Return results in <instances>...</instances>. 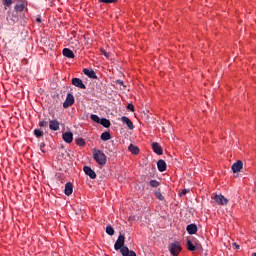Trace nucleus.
<instances>
[{"label": "nucleus", "mask_w": 256, "mask_h": 256, "mask_svg": "<svg viewBox=\"0 0 256 256\" xmlns=\"http://www.w3.org/2000/svg\"><path fill=\"white\" fill-rule=\"evenodd\" d=\"M101 141H109L111 139V133L109 132H104L100 136Z\"/></svg>", "instance_id": "21"}, {"label": "nucleus", "mask_w": 256, "mask_h": 256, "mask_svg": "<svg viewBox=\"0 0 256 256\" xmlns=\"http://www.w3.org/2000/svg\"><path fill=\"white\" fill-rule=\"evenodd\" d=\"M15 11L21 13L25 9V5L21 2L17 3L14 7Z\"/></svg>", "instance_id": "22"}, {"label": "nucleus", "mask_w": 256, "mask_h": 256, "mask_svg": "<svg viewBox=\"0 0 256 256\" xmlns=\"http://www.w3.org/2000/svg\"><path fill=\"white\" fill-rule=\"evenodd\" d=\"M155 195H156L157 199H159V201H163L165 199L163 194H161V190L160 189H158V191L155 192Z\"/></svg>", "instance_id": "29"}, {"label": "nucleus", "mask_w": 256, "mask_h": 256, "mask_svg": "<svg viewBox=\"0 0 256 256\" xmlns=\"http://www.w3.org/2000/svg\"><path fill=\"white\" fill-rule=\"evenodd\" d=\"M83 73H84V75L89 77V79H97V74H95L94 70H89L87 68H84Z\"/></svg>", "instance_id": "14"}, {"label": "nucleus", "mask_w": 256, "mask_h": 256, "mask_svg": "<svg viewBox=\"0 0 256 256\" xmlns=\"http://www.w3.org/2000/svg\"><path fill=\"white\" fill-rule=\"evenodd\" d=\"M2 5H4V7H10L13 5V0H2Z\"/></svg>", "instance_id": "30"}, {"label": "nucleus", "mask_w": 256, "mask_h": 256, "mask_svg": "<svg viewBox=\"0 0 256 256\" xmlns=\"http://www.w3.org/2000/svg\"><path fill=\"white\" fill-rule=\"evenodd\" d=\"M74 103H75V96H73V94L71 93H68L63 103V107L64 109H68V107H71Z\"/></svg>", "instance_id": "4"}, {"label": "nucleus", "mask_w": 256, "mask_h": 256, "mask_svg": "<svg viewBox=\"0 0 256 256\" xmlns=\"http://www.w3.org/2000/svg\"><path fill=\"white\" fill-rule=\"evenodd\" d=\"M252 256H256V252L252 254Z\"/></svg>", "instance_id": "40"}, {"label": "nucleus", "mask_w": 256, "mask_h": 256, "mask_svg": "<svg viewBox=\"0 0 256 256\" xmlns=\"http://www.w3.org/2000/svg\"><path fill=\"white\" fill-rule=\"evenodd\" d=\"M168 249H169L171 255L177 256L181 253L182 248H181V244L176 241V242L171 243L169 245Z\"/></svg>", "instance_id": "2"}, {"label": "nucleus", "mask_w": 256, "mask_h": 256, "mask_svg": "<svg viewBox=\"0 0 256 256\" xmlns=\"http://www.w3.org/2000/svg\"><path fill=\"white\" fill-rule=\"evenodd\" d=\"M83 171L90 179H97V174L95 173V170H92L89 166H84Z\"/></svg>", "instance_id": "5"}, {"label": "nucleus", "mask_w": 256, "mask_h": 256, "mask_svg": "<svg viewBox=\"0 0 256 256\" xmlns=\"http://www.w3.org/2000/svg\"><path fill=\"white\" fill-rule=\"evenodd\" d=\"M90 119H92V121H94V123H100L101 122V119L96 114H91Z\"/></svg>", "instance_id": "28"}, {"label": "nucleus", "mask_w": 256, "mask_h": 256, "mask_svg": "<svg viewBox=\"0 0 256 256\" xmlns=\"http://www.w3.org/2000/svg\"><path fill=\"white\" fill-rule=\"evenodd\" d=\"M118 0H99V3H105L106 5H109L111 3H117Z\"/></svg>", "instance_id": "31"}, {"label": "nucleus", "mask_w": 256, "mask_h": 256, "mask_svg": "<svg viewBox=\"0 0 256 256\" xmlns=\"http://www.w3.org/2000/svg\"><path fill=\"white\" fill-rule=\"evenodd\" d=\"M75 143H76V145H78L79 147H85V145H86L85 139H83V138L75 139Z\"/></svg>", "instance_id": "24"}, {"label": "nucleus", "mask_w": 256, "mask_h": 256, "mask_svg": "<svg viewBox=\"0 0 256 256\" xmlns=\"http://www.w3.org/2000/svg\"><path fill=\"white\" fill-rule=\"evenodd\" d=\"M231 169L233 173H240L241 169H243V161L238 160L234 164H232Z\"/></svg>", "instance_id": "7"}, {"label": "nucleus", "mask_w": 256, "mask_h": 256, "mask_svg": "<svg viewBox=\"0 0 256 256\" xmlns=\"http://www.w3.org/2000/svg\"><path fill=\"white\" fill-rule=\"evenodd\" d=\"M106 233H107V235H110V236L115 235V230L113 229V226L108 225V226L106 227Z\"/></svg>", "instance_id": "26"}, {"label": "nucleus", "mask_w": 256, "mask_h": 256, "mask_svg": "<svg viewBox=\"0 0 256 256\" xmlns=\"http://www.w3.org/2000/svg\"><path fill=\"white\" fill-rule=\"evenodd\" d=\"M123 247H127L125 246V235H120L114 244V249L121 253V249H123Z\"/></svg>", "instance_id": "3"}, {"label": "nucleus", "mask_w": 256, "mask_h": 256, "mask_svg": "<svg viewBox=\"0 0 256 256\" xmlns=\"http://www.w3.org/2000/svg\"><path fill=\"white\" fill-rule=\"evenodd\" d=\"M121 255L122 256H137V254L135 253V251L129 250L128 247H123L121 249Z\"/></svg>", "instance_id": "16"}, {"label": "nucleus", "mask_w": 256, "mask_h": 256, "mask_svg": "<svg viewBox=\"0 0 256 256\" xmlns=\"http://www.w3.org/2000/svg\"><path fill=\"white\" fill-rule=\"evenodd\" d=\"M62 139L65 143H73V133L72 132H64L62 134Z\"/></svg>", "instance_id": "9"}, {"label": "nucleus", "mask_w": 256, "mask_h": 256, "mask_svg": "<svg viewBox=\"0 0 256 256\" xmlns=\"http://www.w3.org/2000/svg\"><path fill=\"white\" fill-rule=\"evenodd\" d=\"M116 83H117L118 85H123V81H122V80H117Z\"/></svg>", "instance_id": "37"}, {"label": "nucleus", "mask_w": 256, "mask_h": 256, "mask_svg": "<svg viewBox=\"0 0 256 256\" xmlns=\"http://www.w3.org/2000/svg\"><path fill=\"white\" fill-rule=\"evenodd\" d=\"M190 191L191 190H189V189L182 190L181 193H180V197H183V195H187V193H190Z\"/></svg>", "instance_id": "35"}, {"label": "nucleus", "mask_w": 256, "mask_h": 256, "mask_svg": "<svg viewBox=\"0 0 256 256\" xmlns=\"http://www.w3.org/2000/svg\"><path fill=\"white\" fill-rule=\"evenodd\" d=\"M40 150L42 153H47V150L45 149V142L40 143Z\"/></svg>", "instance_id": "33"}, {"label": "nucleus", "mask_w": 256, "mask_h": 256, "mask_svg": "<svg viewBox=\"0 0 256 256\" xmlns=\"http://www.w3.org/2000/svg\"><path fill=\"white\" fill-rule=\"evenodd\" d=\"M72 85H74V87H78V89H87V86L83 84V80L80 78H73Z\"/></svg>", "instance_id": "8"}, {"label": "nucleus", "mask_w": 256, "mask_h": 256, "mask_svg": "<svg viewBox=\"0 0 256 256\" xmlns=\"http://www.w3.org/2000/svg\"><path fill=\"white\" fill-rule=\"evenodd\" d=\"M151 145H152V149H153L154 153H156V155H163V148L161 147V145H159V143L153 142Z\"/></svg>", "instance_id": "10"}, {"label": "nucleus", "mask_w": 256, "mask_h": 256, "mask_svg": "<svg viewBox=\"0 0 256 256\" xmlns=\"http://www.w3.org/2000/svg\"><path fill=\"white\" fill-rule=\"evenodd\" d=\"M214 201H216V203L218 205H227V203H229V200L221 194L220 195H215L214 196Z\"/></svg>", "instance_id": "6"}, {"label": "nucleus", "mask_w": 256, "mask_h": 256, "mask_svg": "<svg viewBox=\"0 0 256 256\" xmlns=\"http://www.w3.org/2000/svg\"><path fill=\"white\" fill-rule=\"evenodd\" d=\"M62 53L64 57H67L68 59H75V53H73L72 50L69 48H64L62 50Z\"/></svg>", "instance_id": "13"}, {"label": "nucleus", "mask_w": 256, "mask_h": 256, "mask_svg": "<svg viewBox=\"0 0 256 256\" xmlns=\"http://www.w3.org/2000/svg\"><path fill=\"white\" fill-rule=\"evenodd\" d=\"M127 109L132 111V113L135 112V106L133 104H128Z\"/></svg>", "instance_id": "34"}, {"label": "nucleus", "mask_w": 256, "mask_h": 256, "mask_svg": "<svg viewBox=\"0 0 256 256\" xmlns=\"http://www.w3.org/2000/svg\"><path fill=\"white\" fill-rule=\"evenodd\" d=\"M37 23H41V17L36 18Z\"/></svg>", "instance_id": "38"}, {"label": "nucleus", "mask_w": 256, "mask_h": 256, "mask_svg": "<svg viewBox=\"0 0 256 256\" xmlns=\"http://www.w3.org/2000/svg\"><path fill=\"white\" fill-rule=\"evenodd\" d=\"M186 231H187V233H189V235H195V233H197V225L196 224H189L186 227Z\"/></svg>", "instance_id": "18"}, {"label": "nucleus", "mask_w": 256, "mask_h": 256, "mask_svg": "<svg viewBox=\"0 0 256 256\" xmlns=\"http://www.w3.org/2000/svg\"><path fill=\"white\" fill-rule=\"evenodd\" d=\"M157 167H158V171H160V173L167 171V163L165 162V160H161V159L158 160Z\"/></svg>", "instance_id": "11"}, {"label": "nucleus", "mask_w": 256, "mask_h": 256, "mask_svg": "<svg viewBox=\"0 0 256 256\" xmlns=\"http://www.w3.org/2000/svg\"><path fill=\"white\" fill-rule=\"evenodd\" d=\"M233 245L236 247V249H240V246L237 243H234Z\"/></svg>", "instance_id": "39"}, {"label": "nucleus", "mask_w": 256, "mask_h": 256, "mask_svg": "<svg viewBox=\"0 0 256 256\" xmlns=\"http://www.w3.org/2000/svg\"><path fill=\"white\" fill-rule=\"evenodd\" d=\"M187 247H188V251H196V247L195 245H193V242H191L190 239H187Z\"/></svg>", "instance_id": "25"}, {"label": "nucleus", "mask_w": 256, "mask_h": 256, "mask_svg": "<svg viewBox=\"0 0 256 256\" xmlns=\"http://www.w3.org/2000/svg\"><path fill=\"white\" fill-rule=\"evenodd\" d=\"M101 53H102V55H104V57H106V59H109V57H110L109 52H107L105 49H101Z\"/></svg>", "instance_id": "32"}, {"label": "nucleus", "mask_w": 256, "mask_h": 256, "mask_svg": "<svg viewBox=\"0 0 256 256\" xmlns=\"http://www.w3.org/2000/svg\"><path fill=\"white\" fill-rule=\"evenodd\" d=\"M100 125L108 129V127H111V121H109L107 118H102L100 119Z\"/></svg>", "instance_id": "20"}, {"label": "nucleus", "mask_w": 256, "mask_h": 256, "mask_svg": "<svg viewBox=\"0 0 256 256\" xmlns=\"http://www.w3.org/2000/svg\"><path fill=\"white\" fill-rule=\"evenodd\" d=\"M64 193L67 197L73 194V184L71 182L65 184Z\"/></svg>", "instance_id": "12"}, {"label": "nucleus", "mask_w": 256, "mask_h": 256, "mask_svg": "<svg viewBox=\"0 0 256 256\" xmlns=\"http://www.w3.org/2000/svg\"><path fill=\"white\" fill-rule=\"evenodd\" d=\"M33 133L37 139H40V137H43L44 135L43 130L41 129H35Z\"/></svg>", "instance_id": "27"}, {"label": "nucleus", "mask_w": 256, "mask_h": 256, "mask_svg": "<svg viewBox=\"0 0 256 256\" xmlns=\"http://www.w3.org/2000/svg\"><path fill=\"white\" fill-rule=\"evenodd\" d=\"M150 187H152V189H157V187L161 186V182L157 181V180H150Z\"/></svg>", "instance_id": "23"}, {"label": "nucleus", "mask_w": 256, "mask_h": 256, "mask_svg": "<svg viewBox=\"0 0 256 256\" xmlns=\"http://www.w3.org/2000/svg\"><path fill=\"white\" fill-rule=\"evenodd\" d=\"M93 153V159L94 161H96V163H98V165H107V155H105V153H103V151L94 148L92 150Z\"/></svg>", "instance_id": "1"}, {"label": "nucleus", "mask_w": 256, "mask_h": 256, "mask_svg": "<svg viewBox=\"0 0 256 256\" xmlns=\"http://www.w3.org/2000/svg\"><path fill=\"white\" fill-rule=\"evenodd\" d=\"M49 129H51V131H59V121L50 120Z\"/></svg>", "instance_id": "17"}, {"label": "nucleus", "mask_w": 256, "mask_h": 256, "mask_svg": "<svg viewBox=\"0 0 256 256\" xmlns=\"http://www.w3.org/2000/svg\"><path fill=\"white\" fill-rule=\"evenodd\" d=\"M47 126V122H45L44 120L39 122V127H45Z\"/></svg>", "instance_id": "36"}, {"label": "nucleus", "mask_w": 256, "mask_h": 256, "mask_svg": "<svg viewBox=\"0 0 256 256\" xmlns=\"http://www.w3.org/2000/svg\"><path fill=\"white\" fill-rule=\"evenodd\" d=\"M121 121L122 123H125L129 129L131 130L135 129V126L133 125V122L131 121V119H129V117L123 116L121 118Z\"/></svg>", "instance_id": "15"}, {"label": "nucleus", "mask_w": 256, "mask_h": 256, "mask_svg": "<svg viewBox=\"0 0 256 256\" xmlns=\"http://www.w3.org/2000/svg\"><path fill=\"white\" fill-rule=\"evenodd\" d=\"M128 150L130 151V153H132V155H139V147L133 144L129 145Z\"/></svg>", "instance_id": "19"}]
</instances>
